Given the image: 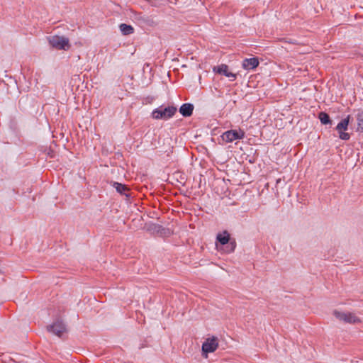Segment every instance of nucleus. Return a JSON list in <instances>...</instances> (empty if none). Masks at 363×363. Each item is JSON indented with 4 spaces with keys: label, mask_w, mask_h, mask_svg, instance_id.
I'll return each instance as SVG.
<instances>
[{
    "label": "nucleus",
    "mask_w": 363,
    "mask_h": 363,
    "mask_svg": "<svg viewBox=\"0 0 363 363\" xmlns=\"http://www.w3.org/2000/svg\"><path fill=\"white\" fill-rule=\"evenodd\" d=\"M259 63L257 57L245 58L242 60V67L246 70H251L258 67Z\"/></svg>",
    "instance_id": "nucleus-7"
},
{
    "label": "nucleus",
    "mask_w": 363,
    "mask_h": 363,
    "mask_svg": "<svg viewBox=\"0 0 363 363\" xmlns=\"http://www.w3.org/2000/svg\"><path fill=\"white\" fill-rule=\"evenodd\" d=\"M120 30L124 35H130L134 33V28L132 26L125 23H121L119 26Z\"/></svg>",
    "instance_id": "nucleus-14"
},
{
    "label": "nucleus",
    "mask_w": 363,
    "mask_h": 363,
    "mask_svg": "<svg viewBox=\"0 0 363 363\" xmlns=\"http://www.w3.org/2000/svg\"><path fill=\"white\" fill-rule=\"evenodd\" d=\"M318 119L323 125H332V120L328 113L321 111L318 114Z\"/></svg>",
    "instance_id": "nucleus-13"
},
{
    "label": "nucleus",
    "mask_w": 363,
    "mask_h": 363,
    "mask_svg": "<svg viewBox=\"0 0 363 363\" xmlns=\"http://www.w3.org/2000/svg\"><path fill=\"white\" fill-rule=\"evenodd\" d=\"M347 130H337L338 137L342 140H349L350 138V134L346 132Z\"/></svg>",
    "instance_id": "nucleus-17"
},
{
    "label": "nucleus",
    "mask_w": 363,
    "mask_h": 363,
    "mask_svg": "<svg viewBox=\"0 0 363 363\" xmlns=\"http://www.w3.org/2000/svg\"><path fill=\"white\" fill-rule=\"evenodd\" d=\"M113 186L116 189V191L118 192L120 194L124 195L126 197L130 196V195L128 194L129 188L128 187L127 185L117 182H113Z\"/></svg>",
    "instance_id": "nucleus-10"
},
{
    "label": "nucleus",
    "mask_w": 363,
    "mask_h": 363,
    "mask_svg": "<svg viewBox=\"0 0 363 363\" xmlns=\"http://www.w3.org/2000/svg\"><path fill=\"white\" fill-rule=\"evenodd\" d=\"M245 137V132L241 129L230 130L223 133L221 135L222 140L226 143H232L235 140L242 139Z\"/></svg>",
    "instance_id": "nucleus-3"
},
{
    "label": "nucleus",
    "mask_w": 363,
    "mask_h": 363,
    "mask_svg": "<svg viewBox=\"0 0 363 363\" xmlns=\"http://www.w3.org/2000/svg\"><path fill=\"white\" fill-rule=\"evenodd\" d=\"M333 315L336 318L345 323H358L361 322L360 319L352 313H344L335 310L333 311Z\"/></svg>",
    "instance_id": "nucleus-4"
},
{
    "label": "nucleus",
    "mask_w": 363,
    "mask_h": 363,
    "mask_svg": "<svg viewBox=\"0 0 363 363\" xmlns=\"http://www.w3.org/2000/svg\"><path fill=\"white\" fill-rule=\"evenodd\" d=\"M350 118V115H347L346 118L342 119L336 125L335 130H347Z\"/></svg>",
    "instance_id": "nucleus-11"
},
{
    "label": "nucleus",
    "mask_w": 363,
    "mask_h": 363,
    "mask_svg": "<svg viewBox=\"0 0 363 363\" xmlns=\"http://www.w3.org/2000/svg\"><path fill=\"white\" fill-rule=\"evenodd\" d=\"M47 330L48 332L52 333L58 337H61L66 331V325L62 321L57 320L54 322L52 324L48 325Z\"/></svg>",
    "instance_id": "nucleus-5"
},
{
    "label": "nucleus",
    "mask_w": 363,
    "mask_h": 363,
    "mask_svg": "<svg viewBox=\"0 0 363 363\" xmlns=\"http://www.w3.org/2000/svg\"><path fill=\"white\" fill-rule=\"evenodd\" d=\"M177 108L174 106H164L163 105L155 108L152 113L151 116L156 120H168L172 118L176 113Z\"/></svg>",
    "instance_id": "nucleus-1"
},
{
    "label": "nucleus",
    "mask_w": 363,
    "mask_h": 363,
    "mask_svg": "<svg viewBox=\"0 0 363 363\" xmlns=\"http://www.w3.org/2000/svg\"><path fill=\"white\" fill-rule=\"evenodd\" d=\"M48 39L50 45L57 50H68L70 48L69 39L64 36L53 35Z\"/></svg>",
    "instance_id": "nucleus-2"
},
{
    "label": "nucleus",
    "mask_w": 363,
    "mask_h": 363,
    "mask_svg": "<svg viewBox=\"0 0 363 363\" xmlns=\"http://www.w3.org/2000/svg\"><path fill=\"white\" fill-rule=\"evenodd\" d=\"M194 106L191 103L183 104L179 108V113L184 117H189L192 115Z\"/></svg>",
    "instance_id": "nucleus-9"
},
{
    "label": "nucleus",
    "mask_w": 363,
    "mask_h": 363,
    "mask_svg": "<svg viewBox=\"0 0 363 363\" xmlns=\"http://www.w3.org/2000/svg\"><path fill=\"white\" fill-rule=\"evenodd\" d=\"M213 70L220 74H223L227 77L233 78L231 81H234L236 79V74L228 71V66L226 65H221L216 67H214Z\"/></svg>",
    "instance_id": "nucleus-8"
},
{
    "label": "nucleus",
    "mask_w": 363,
    "mask_h": 363,
    "mask_svg": "<svg viewBox=\"0 0 363 363\" xmlns=\"http://www.w3.org/2000/svg\"><path fill=\"white\" fill-rule=\"evenodd\" d=\"M218 346V339L216 337L207 338L202 345V352L207 354L216 350Z\"/></svg>",
    "instance_id": "nucleus-6"
},
{
    "label": "nucleus",
    "mask_w": 363,
    "mask_h": 363,
    "mask_svg": "<svg viewBox=\"0 0 363 363\" xmlns=\"http://www.w3.org/2000/svg\"><path fill=\"white\" fill-rule=\"evenodd\" d=\"M356 119L357 121V131L363 133V111L358 112Z\"/></svg>",
    "instance_id": "nucleus-15"
},
{
    "label": "nucleus",
    "mask_w": 363,
    "mask_h": 363,
    "mask_svg": "<svg viewBox=\"0 0 363 363\" xmlns=\"http://www.w3.org/2000/svg\"><path fill=\"white\" fill-rule=\"evenodd\" d=\"M230 240V234L228 233V231L225 230L223 233L218 234L217 235V240L222 245H225L228 244L229 241Z\"/></svg>",
    "instance_id": "nucleus-12"
},
{
    "label": "nucleus",
    "mask_w": 363,
    "mask_h": 363,
    "mask_svg": "<svg viewBox=\"0 0 363 363\" xmlns=\"http://www.w3.org/2000/svg\"><path fill=\"white\" fill-rule=\"evenodd\" d=\"M226 245V252L231 253L233 252L236 247V242L235 239H230L228 244Z\"/></svg>",
    "instance_id": "nucleus-16"
}]
</instances>
